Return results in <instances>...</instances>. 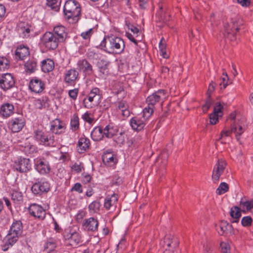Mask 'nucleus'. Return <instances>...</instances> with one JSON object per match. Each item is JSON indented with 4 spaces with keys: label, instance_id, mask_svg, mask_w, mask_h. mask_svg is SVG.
<instances>
[{
    "label": "nucleus",
    "instance_id": "51",
    "mask_svg": "<svg viewBox=\"0 0 253 253\" xmlns=\"http://www.w3.org/2000/svg\"><path fill=\"white\" fill-rule=\"evenodd\" d=\"M45 102L43 98L36 99L34 101V105L37 109H42L45 107Z\"/></svg>",
    "mask_w": 253,
    "mask_h": 253
},
{
    "label": "nucleus",
    "instance_id": "4",
    "mask_svg": "<svg viewBox=\"0 0 253 253\" xmlns=\"http://www.w3.org/2000/svg\"><path fill=\"white\" fill-rule=\"evenodd\" d=\"M23 225L21 221L16 220L11 225L9 233L7 234V241L2 246V250L6 251L9 247H11L17 241L22 234Z\"/></svg>",
    "mask_w": 253,
    "mask_h": 253
},
{
    "label": "nucleus",
    "instance_id": "15",
    "mask_svg": "<svg viewBox=\"0 0 253 253\" xmlns=\"http://www.w3.org/2000/svg\"><path fill=\"white\" fill-rule=\"evenodd\" d=\"M36 169L41 174H46L50 171L48 162L44 158H38L34 160Z\"/></svg>",
    "mask_w": 253,
    "mask_h": 253
},
{
    "label": "nucleus",
    "instance_id": "58",
    "mask_svg": "<svg viewBox=\"0 0 253 253\" xmlns=\"http://www.w3.org/2000/svg\"><path fill=\"white\" fill-rule=\"evenodd\" d=\"M122 183V179L117 175H115L111 181V186L119 185Z\"/></svg>",
    "mask_w": 253,
    "mask_h": 253
},
{
    "label": "nucleus",
    "instance_id": "8",
    "mask_svg": "<svg viewBox=\"0 0 253 253\" xmlns=\"http://www.w3.org/2000/svg\"><path fill=\"white\" fill-rule=\"evenodd\" d=\"M60 42L51 32H46L41 38L40 44L47 50H55Z\"/></svg>",
    "mask_w": 253,
    "mask_h": 253
},
{
    "label": "nucleus",
    "instance_id": "23",
    "mask_svg": "<svg viewBox=\"0 0 253 253\" xmlns=\"http://www.w3.org/2000/svg\"><path fill=\"white\" fill-rule=\"evenodd\" d=\"M52 34L57 38L60 42L65 41L67 37L66 28L62 25H58L54 27Z\"/></svg>",
    "mask_w": 253,
    "mask_h": 253
},
{
    "label": "nucleus",
    "instance_id": "25",
    "mask_svg": "<svg viewBox=\"0 0 253 253\" xmlns=\"http://www.w3.org/2000/svg\"><path fill=\"white\" fill-rule=\"evenodd\" d=\"M222 107L220 103L219 102L216 103L215 106L214 107L213 112L209 116L210 124L211 125H215L218 122V117L220 116L219 114L222 113Z\"/></svg>",
    "mask_w": 253,
    "mask_h": 253
},
{
    "label": "nucleus",
    "instance_id": "59",
    "mask_svg": "<svg viewBox=\"0 0 253 253\" xmlns=\"http://www.w3.org/2000/svg\"><path fill=\"white\" fill-rule=\"evenodd\" d=\"M94 100V98H93L92 97L89 96L88 95L87 98H84L83 100V103L84 104V106L85 108H90L92 107L91 104H89L87 102L88 101L89 102L91 103Z\"/></svg>",
    "mask_w": 253,
    "mask_h": 253
},
{
    "label": "nucleus",
    "instance_id": "27",
    "mask_svg": "<svg viewBox=\"0 0 253 253\" xmlns=\"http://www.w3.org/2000/svg\"><path fill=\"white\" fill-rule=\"evenodd\" d=\"M90 146V140L84 136L81 137L77 144L78 151L80 153H83L89 149Z\"/></svg>",
    "mask_w": 253,
    "mask_h": 253
},
{
    "label": "nucleus",
    "instance_id": "64",
    "mask_svg": "<svg viewBox=\"0 0 253 253\" xmlns=\"http://www.w3.org/2000/svg\"><path fill=\"white\" fill-rule=\"evenodd\" d=\"M126 25L128 29H129L133 34H137L139 33V29L136 27L131 25L130 23H126Z\"/></svg>",
    "mask_w": 253,
    "mask_h": 253
},
{
    "label": "nucleus",
    "instance_id": "19",
    "mask_svg": "<svg viewBox=\"0 0 253 253\" xmlns=\"http://www.w3.org/2000/svg\"><path fill=\"white\" fill-rule=\"evenodd\" d=\"M147 122L148 121L141 116H136L130 119L129 123L133 130L140 131L144 128Z\"/></svg>",
    "mask_w": 253,
    "mask_h": 253
},
{
    "label": "nucleus",
    "instance_id": "41",
    "mask_svg": "<svg viewBox=\"0 0 253 253\" xmlns=\"http://www.w3.org/2000/svg\"><path fill=\"white\" fill-rule=\"evenodd\" d=\"M110 62L106 59H101L97 62V65L99 69L100 72L103 74H107L108 72V66Z\"/></svg>",
    "mask_w": 253,
    "mask_h": 253
},
{
    "label": "nucleus",
    "instance_id": "2",
    "mask_svg": "<svg viewBox=\"0 0 253 253\" xmlns=\"http://www.w3.org/2000/svg\"><path fill=\"white\" fill-rule=\"evenodd\" d=\"M244 22L238 15H234L228 21L224 23V36L231 41L236 39V33L241 29Z\"/></svg>",
    "mask_w": 253,
    "mask_h": 253
},
{
    "label": "nucleus",
    "instance_id": "35",
    "mask_svg": "<svg viewBox=\"0 0 253 253\" xmlns=\"http://www.w3.org/2000/svg\"><path fill=\"white\" fill-rule=\"evenodd\" d=\"M230 215L233 218V220L231 221L232 223L238 222L241 216L240 209L237 206L232 207L230 209Z\"/></svg>",
    "mask_w": 253,
    "mask_h": 253
},
{
    "label": "nucleus",
    "instance_id": "10",
    "mask_svg": "<svg viewBox=\"0 0 253 253\" xmlns=\"http://www.w3.org/2000/svg\"><path fill=\"white\" fill-rule=\"evenodd\" d=\"M226 166L225 161L223 159H218L213 167L211 180L214 183H216L219 180L220 176L224 173Z\"/></svg>",
    "mask_w": 253,
    "mask_h": 253
},
{
    "label": "nucleus",
    "instance_id": "31",
    "mask_svg": "<svg viewBox=\"0 0 253 253\" xmlns=\"http://www.w3.org/2000/svg\"><path fill=\"white\" fill-rule=\"evenodd\" d=\"M41 67L43 72H50L54 68V62L52 60L49 58L44 59L42 62Z\"/></svg>",
    "mask_w": 253,
    "mask_h": 253
},
{
    "label": "nucleus",
    "instance_id": "9",
    "mask_svg": "<svg viewBox=\"0 0 253 253\" xmlns=\"http://www.w3.org/2000/svg\"><path fill=\"white\" fill-rule=\"evenodd\" d=\"M50 184L45 179H37L31 187V191L34 195H42L47 193L50 190Z\"/></svg>",
    "mask_w": 253,
    "mask_h": 253
},
{
    "label": "nucleus",
    "instance_id": "63",
    "mask_svg": "<svg viewBox=\"0 0 253 253\" xmlns=\"http://www.w3.org/2000/svg\"><path fill=\"white\" fill-rule=\"evenodd\" d=\"M71 168L73 170L75 171L77 173H79L82 171L83 167H82L81 164L75 163L72 166Z\"/></svg>",
    "mask_w": 253,
    "mask_h": 253
},
{
    "label": "nucleus",
    "instance_id": "53",
    "mask_svg": "<svg viewBox=\"0 0 253 253\" xmlns=\"http://www.w3.org/2000/svg\"><path fill=\"white\" fill-rule=\"evenodd\" d=\"M87 57L90 60H96L99 58V54L93 50L89 49L86 53Z\"/></svg>",
    "mask_w": 253,
    "mask_h": 253
},
{
    "label": "nucleus",
    "instance_id": "46",
    "mask_svg": "<svg viewBox=\"0 0 253 253\" xmlns=\"http://www.w3.org/2000/svg\"><path fill=\"white\" fill-rule=\"evenodd\" d=\"M101 204L99 202L94 201L88 206V210L90 212H97L99 211Z\"/></svg>",
    "mask_w": 253,
    "mask_h": 253
},
{
    "label": "nucleus",
    "instance_id": "61",
    "mask_svg": "<svg viewBox=\"0 0 253 253\" xmlns=\"http://www.w3.org/2000/svg\"><path fill=\"white\" fill-rule=\"evenodd\" d=\"M99 89L97 87H94L91 90L88 95L94 98L97 95H99Z\"/></svg>",
    "mask_w": 253,
    "mask_h": 253
},
{
    "label": "nucleus",
    "instance_id": "20",
    "mask_svg": "<svg viewBox=\"0 0 253 253\" xmlns=\"http://www.w3.org/2000/svg\"><path fill=\"white\" fill-rule=\"evenodd\" d=\"M216 229L220 235L225 236L231 234L233 232L232 225L226 221H221L216 225Z\"/></svg>",
    "mask_w": 253,
    "mask_h": 253
},
{
    "label": "nucleus",
    "instance_id": "22",
    "mask_svg": "<svg viewBox=\"0 0 253 253\" xmlns=\"http://www.w3.org/2000/svg\"><path fill=\"white\" fill-rule=\"evenodd\" d=\"M24 125L25 122L22 117L12 119L9 122V127L13 132L20 131Z\"/></svg>",
    "mask_w": 253,
    "mask_h": 253
},
{
    "label": "nucleus",
    "instance_id": "17",
    "mask_svg": "<svg viewBox=\"0 0 253 253\" xmlns=\"http://www.w3.org/2000/svg\"><path fill=\"white\" fill-rule=\"evenodd\" d=\"M29 88L32 92L36 93H40L44 90L45 84L41 79L34 77L30 81Z\"/></svg>",
    "mask_w": 253,
    "mask_h": 253
},
{
    "label": "nucleus",
    "instance_id": "45",
    "mask_svg": "<svg viewBox=\"0 0 253 253\" xmlns=\"http://www.w3.org/2000/svg\"><path fill=\"white\" fill-rule=\"evenodd\" d=\"M229 190L228 185L226 182H221L216 190V193L222 195L227 192Z\"/></svg>",
    "mask_w": 253,
    "mask_h": 253
},
{
    "label": "nucleus",
    "instance_id": "14",
    "mask_svg": "<svg viewBox=\"0 0 253 253\" xmlns=\"http://www.w3.org/2000/svg\"><path fill=\"white\" fill-rule=\"evenodd\" d=\"M15 80L10 73L3 74L0 77V87L4 91H7L15 85Z\"/></svg>",
    "mask_w": 253,
    "mask_h": 253
},
{
    "label": "nucleus",
    "instance_id": "50",
    "mask_svg": "<svg viewBox=\"0 0 253 253\" xmlns=\"http://www.w3.org/2000/svg\"><path fill=\"white\" fill-rule=\"evenodd\" d=\"M126 134L124 131L121 132L119 136L114 138V141L118 144H123L125 142Z\"/></svg>",
    "mask_w": 253,
    "mask_h": 253
},
{
    "label": "nucleus",
    "instance_id": "49",
    "mask_svg": "<svg viewBox=\"0 0 253 253\" xmlns=\"http://www.w3.org/2000/svg\"><path fill=\"white\" fill-rule=\"evenodd\" d=\"M221 253H230V246L228 242L220 243Z\"/></svg>",
    "mask_w": 253,
    "mask_h": 253
},
{
    "label": "nucleus",
    "instance_id": "16",
    "mask_svg": "<svg viewBox=\"0 0 253 253\" xmlns=\"http://www.w3.org/2000/svg\"><path fill=\"white\" fill-rule=\"evenodd\" d=\"M77 69L85 76L93 75L94 70L92 65L85 59L79 60L77 62Z\"/></svg>",
    "mask_w": 253,
    "mask_h": 253
},
{
    "label": "nucleus",
    "instance_id": "47",
    "mask_svg": "<svg viewBox=\"0 0 253 253\" xmlns=\"http://www.w3.org/2000/svg\"><path fill=\"white\" fill-rule=\"evenodd\" d=\"M46 5L50 7L52 9L55 11L59 9V2L57 0H46Z\"/></svg>",
    "mask_w": 253,
    "mask_h": 253
},
{
    "label": "nucleus",
    "instance_id": "13",
    "mask_svg": "<svg viewBox=\"0 0 253 253\" xmlns=\"http://www.w3.org/2000/svg\"><path fill=\"white\" fill-rule=\"evenodd\" d=\"M64 238L66 242L73 247L76 246L82 242V237L79 233L73 230H66Z\"/></svg>",
    "mask_w": 253,
    "mask_h": 253
},
{
    "label": "nucleus",
    "instance_id": "24",
    "mask_svg": "<svg viewBox=\"0 0 253 253\" xmlns=\"http://www.w3.org/2000/svg\"><path fill=\"white\" fill-rule=\"evenodd\" d=\"M83 225L87 231L95 232L98 229V221L94 217H90L84 220Z\"/></svg>",
    "mask_w": 253,
    "mask_h": 253
},
{
    "label": "nucleus",
    "instance_id": "6",
    "mask_svg": "<svg viewBox=\"0 0 253 253\" xmlns=\"http://www.w3.org/2000/svg\"><path fill=\"white\" fill-rule=\"evenodd\" d=\"M235 115L233 114H231L230 119L232 122L231 123L230 129L222 130L220 133V138L224 136H229L232 132H234L237 140H239L240 136L245 131L246 127L242 126L240 123L235 122Z\"/></svg>",
    "mask_w": 253,
    "mask_h": 253
},
{
    "label": "nucleus",
    "instance_id": "56",
    "mask_svg": "<svg viewBox=\"0 0 253 253\" xmlns=\"http://www.w3.org/2000/svg\"><path fill=\"white\" fill-rule=\"evenodd\" d=\"M223 77L222 78V82L220 83V86L221 89H224L227 85V81L228 80V77L227 73H223Z\"/></svg>",
    "mask_w": 253,
    "mask_h": 253
},
{
    "label": "nucleus",
    "instance_id": "18",
    "mask_svg": "<svg viewBox=\"0 0 253 253\" xmlns=\"http://www.w3.org/2000/svg\"><path fill=\"white\" fill-rule=\"evenodd\" d=\"M30 214L40 219H43L45 216V211L43 208L36 204H33L29 208Z\"/></svg>",
    "mask_w": 253,
    "mask_h": 253
},
{
    "label": "nucleus",
    "instance_id": "62",
    "mask_svg": "<svg viewBox=\"0 0 253 253\" xmlns=\"http://www.w3.org/2000/svg\"><path fill=\"white\" fill-rule=\"evenodd\" d=\"M72 191H77L79 193H83L82 186L80 183H76L71 189Z\"/></svg>",
    "mask_w": 253,
    "mask_h": 253
},
{
    "label": "nucleus",
    "instance_id": "3",
    "mask_svg": "<svg viewBox=\"0 0 253 253\" xmlns=\"http://www.w3.org/2000/svg\"><path fill=\"white\" fill-rule=\"evenodd\" d=\"M63 12L65 18L70 23H76L80 19L81 5L75 0H68L64 4Z\"/></svg>",
    "mask_w": 253,
    "mask_h": 253
},
{
    "label": "nucleus",
    "instance_id": "60",
    "mask_svg": "<svg viewBox=\"0 0 253 253\" xmlns=\"http://www.w3.org/2000/svg\"><path fill=\"white\" fill-rule=\"evenodd\" d=\"M90 115V114L86 112L82 116V119L85 122L91 124L93 121V119L91 118Z\"/></svg>",
    "mask_w": 253,
    "mask_h": 253
},
{
    "label": "nucleus",
    "instance_id": "43",
    "mask_svg": "<svg viewBox=\"0 0 253 253\" xmlns=\"http://www.w3.org/2000/svg\"><path fill=\"white\" fill-rule=\"evenodd\" d=\"M21 146L23 147V151L26 154H33L37 151V147L29 142H25L23 145H22Z\"/></svg>",
    "mask_w": 253,
    "mask_h": 253
},
{
    "label": "nucleus",
    "instance_id": "39",
    "mask_svg": "<svg viewBox=\"0 0 253 253\" xmlns=\"http://www.w3.org/2000/svg\"><path fill=\"white\" fill-rule=\"evenodd\" d=\"M57 247L56 240L53 238L48 239L44 245V250L50 253L53 251Z\"/></svg>",
    "mask_w": 253,
    "mask_h": 253
},
{
    "label": "nucleus",
    "instance_id": "32",
    "mask_svg": "<svg viewBox=\"0 0 253 253\" xmlns=\"http://www.w3.org/2000/svg\"><path fill=\"white\" fill-rule=\"evenodd\" d=\"M63 128L64 126L62 125L61 122L58 119H56L52 122L50 129L56 135V134L62 133L63 132L62 129Z\"/></svg>",
    "mask_w": 253,
    "mask_h": 253
},
{
    "label": "nucleus",
    "instance_id": "7",
    "mask_svg": "<svg viewBox=\"0 0 253 253\" xmlns=\"http://www.w3.org/2000/svg\"><path fill=\"white\" fill-rule=\"evenodd\" d=\"M160 245L163 251V253H174L178 247L179 241L178 239L171 235H167L160 241Z\"/></svg>",
    "mask_w": 253,
    "mask_h": 253
},
{
    "label": "nucleus",
    "instance_id": "57",
    "mask_svg": "<svg viewBox=\"0 0 253 253\" xmlns=\"http://www.w3.org/2000/svg\"><path fill=\"white\" fill-rule=\"evenodd\" d=\"M78 92V88H74L73 89H71L68 91V95L71 98H72L74 100H75L77 98Z\"/></svg>",
    "mask_w": 253,
    "mask_h": 253
},
{
    "label": "nucleus",
    "instance_id": "52",
    "mask_svg": "<svg viewBox=\"0 0 253 253\" xmlns=\"http://www.w3.org/2000/svg\"><path fill=\"white\" fill-rule=\"evenodd\" d=\"M212 104L211 99L209 97L207 99L205 103L202 106V110L204 113H206Z\"/></svg>",
    "mask_w": 253,
    "mask_h": 253
},
{
    "label": "nucleus",
    "instance_id": "36",
    "mask_svg": "<svg viewBox=\"0 0 253 253\" xmlns=\"http://www.w3.org/2000/svg\"><path fill=\"white\" fill-rule=\"evenodd\" d=\"M117 108L120 110L122 115L125 117L129 116L130 112L128 110V105L125 101H120L117 103Z\"/></svg>",
    "mask_w": 253,
    "mask_h": 253
},
{
    "label": "nucleus",
    "instance_id": "37",
    "mask_svg": "<svg viewBox=\"0 0 253 253\" xmlns=\"http://www.w3.org/2000/svg\"><path fill=\"white\" fill-rule=\"evenodd\" d=\"M118 195L113 194L111 197H107L105 199L104 207L107 210H110L111 206L114 205L118 201Z\"/></svg>",
    "mask_w": 253,
    "mask_h": 253
},
{
    "label": "nucleus",
    "instance_id": "34",
    "mask_svg": "<svg viewBox=\"0 0 253 253\" xmlns=\"http://www.w3.org/2000/svg\"><path fill=\"white\" fill-rule=\"evenodd\" d=\"M18 30L21 37L23 38H27L30 36L31 26L23 23L19 26Z\"/></svg>",
    "mask_w": 253,
    "mask_h": 253
},
{
    "label": "nucleus",
    "instance_id": "29",
    "mask_svg": "<svg viewBox=\"0 0 253 253\" xmlns=\"http://www.w3.org/2000/svg\"><path fill=\"white\" fill-rule=\"evenodd\" d=\"M29 54V48L24 45L19 46L15 51V56L16 58H18L20 60H23Z\"/></svg>",
    "mask_w": 253,
    "mask_h": 253
},
{
    "label": "nucleus",
    "instance_id": "54",
    "mask_svg": "<svg viewBox=\"0 0 253 253\" xmlns=\"http://www.w3.org/2000/svg\"><path fill=\"white\" fill-rule=\"evenodd\" d=\"M8 61L5 57L0 56V70H4L8 67Z\"/></svg>",
    "mask_w": 253,
    "mask_h": 253
},
{
    "label": "nucleus",
    "instance_id": "44",
    "mask_svg": "<svg viewBox=\"0 0 253 253\" xmlns=\"http://www.w3.org/2000/svg\"><path fill=\"white\" fill-rule=\"evenodd\" d=\"M154 108L155 107L151 106L149 104H147V106L143 110V115L141 117L148 121L149 118L153 113Z\"/></svg>",
    "mask_w": 253,
    "mask_h": 253
},
{
    "label": "nucleus",
    "instance_id": "30",
    "mask_svg": "<svg viewBox=\"0 0 253 253\" xmlns=\"http://www.w3.org/2000/svg\"><path fill=\"white\" fill-rule=\"evenodd\" d=\"M92 139L95 141H98L102 139L104 137L103 128L98 126L94 128L91 132Z\"/></svg>",
    "mask_w": 253,
    "mask_h": 253
},
{
    "label": "nucleus",
    "instance_id": "26",
    "mask_svg": "<svg viewBox=\"0 0 253 253\" xmlns=\"http://www.w3.org/2000/svg\"><path fill=\"white\" fill-rule=\"evenodd\" d=\"M103 129V134L104 137L108 138L113 137L119 131V128L117 126H114L112 124H109L106 126Z\"/></svg>",
    "mask_w": 253,
    "mask_h": 253
},
{
    "label": "nucleus",
    "instance_id": "28",
    "mask_svg": "<svg viewBox=\"0 0 253 253\" xmlns=\"http://www.w3.org/2000/svg\"><path fill=\"white\" fill-rule=\"evenodd\" d=\"M14 112V106L12 104H3L0 109V113L3 117H8Z\"/></svg>",
    "mask_w": 253,
    "mask_h": 253
},
{
    "label": "nucleus",
    "instance_id": "21",
    "mask_svg": "<svg viewBox=\"0 0 253 253\" xmlns=\"http://www.w3.org/2000/svg\"><path fill=\"white\" fill-rule=\"evenodd\" d=\"M79 73L75 69L67 70L64 74V81L68 85H73L78 79Z\"/></svg>",
    "mask_w": 253,
    "mask_h": 253
},
{
    "label": "nucleus",
    "instance_id": "55",
    "mask_svg": "<svg viewBox=\"0 0 253 253\" xmlns=\"http://www.w3.org/2000/svg\"><path fill=\"white\" fill-rule=\"evenodd\" d=\"M252 221L253 220L251 216H245L242 218L241 223L243 226H249L251 225Z\"/></svg>",
    "mask_w": 253,
    "mask_h": 253
},
{
    "label": "nucleus",
    "instance_id": "33",
    "mask_svg": "<svg viewBox=\"0 0 253 253\" xmlns=\"http://www.w3.org/2000/svg\"><path fill=\"white\" fill-rule=\"evenodd\" d=\"M104 163L108 166L111 167L117 163V159L115 157L114 154L111 153H105L102 157Z\"/></svg>",
    "mask_w": 253,
    "mask_h": 253
},
{
    "label": "nucleus",
    "instance_id": "40",
    "mask_svg": "<svg viewBox=\"0 0 253 253\" xmlns=\"http://www.w3.org/2000/svg\"><path fill=\"white\" fill-rule=\"evenodd\" d=\"M11 198L14 203L19 204L23 200V194L19 189H12L11 192Z\"/></svg>",
    "mask_w": 253,
    "mask_h": 253
},
{
    "label": "nucleus",
    "instance_id": "1",
    "mask_svg": "<svg viewBox=\"0 0 253 253\" xmlns=\"http://www.w3.org/2000/svg\"><path fill=\"white\" fill-rule=\"evenodd\" d=\"M100 46L102 49L110 54H120L124 51L125 47L123 40L115 36L105 37Z\"/></svg>",
    "mask_w": 253,
    "mask_h": 253
},
{
    "label": "nucleus",
    "instance_id": "5",
    "mask_svg": "<svg viewBox=\"0 0 253 253\" xmlns=\"http://www.w3.org/2000/svg\"><path fill=\"white\" fill-rule=\"evenodd\" d=\"M35 139L41 145L48 147H56L58 144L56 135L51 131L37 129L34 132Z\"/></svg>",
    "mask_w": 253,
    "mask_h": 253
},
{
    "label": "nucleus",
    "instance_id": "12",
    "mask_svg": "<svg viewBox=\"0 0 253 253\" xmlns=\"http://www.w3.org/2000/svg\"><path fill=\"white\" fill-rule=\"evenodd\" d=\"M14 169L20 172H27L32 169V165L29 159L20 157L15 161Z\"/></svg>",
    "mask_w": 253,
    "mask_h": 253
},
{
    "label": "nucleus",
    "instance_id": "42",
    "mask_svg": "<svg viewBox=\"0 0 253 253\" xmlns=\"http://www.w3.org/2000/svg\"><path fill=\"white\" fill-rule=\"evenodd\" d=\"M70 128L73 131H76L80 128L79 118L77 114H74L71 118Z\"/></svg>",
    "mask_w": 253,
    "mask_h": 253
},
{
    "label": "nucleus",
    "instance_id": "38",
    "mask_svg": "<svg viewBox=\"0 0 253 253\" xmlns=\"http://www.w3.org/2000/svg\"><path fill=\"white\" fill-rule=\"evenodd\" d=\"M37 62L34 59L29 60L25 64V71L27 73H34L37 70Z\"/></svg>",
    "mask_w": 253,
    "mask_h": 253
},
{
    "label": "nucleus",
    "instance_id": "48",
    "mask_svg": "<svg viewBox=\"0 0 253 253\" xmlns=\"http://www.w3.org/2000/svg\"><path fill=\"white\" fill-rule=\"evenodd\" d=\"M240 206L247 210H250L253 208V201H246L242 199L240 201Z\"/></svg>",
    "mask_w": 253,
    "mask_h": 253
},
{
    "label": "nucleus",
    "instance_id": "11",
    "mask_svg": "<svg viewBox=\"0 0 253 253\" xmlns=\"http://www.w3.org/2000/svg\"><path fill=\"white\" fill-rule=\"evenodd\" d=\"M167 97L166 91L164 89H160L148 96L146 103L151 106L155 107V105L159 103H162Z\"/></svg>",
    "mask_w": 253,
    "mask_h": 253
}]
</instances>
